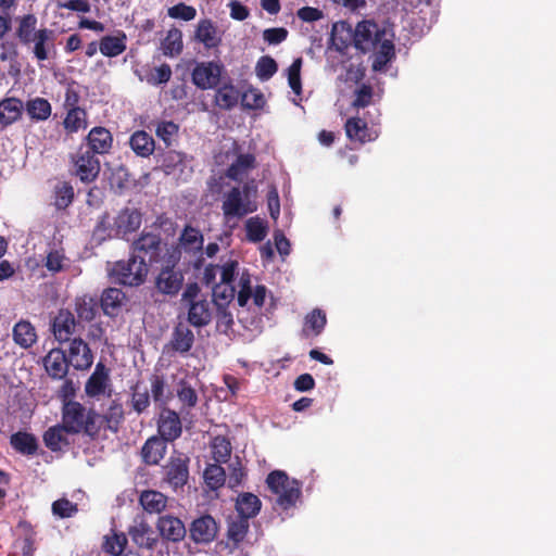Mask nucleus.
<instances>
[{
	"instance_id": "f257e3e1",
	"label": "nucleus",
	"mask_w": 556,
	"mask_h": 556,
	"mask_svg": "<svg viewBox=\"0 0 556 556\" xmlns=\"http://www.w3.org/2000/svg\"><path fill=\"white\" fill-rule=\"evenodd\" d=\"M257 190L254 186L233 187L223 195L222 210L225 223L233 228L238 220L257 210Z\"/></svg>"
},
{
	"instance_id": "f03ea898",
	"label": "nucleus",
	"mask_w": 556,
	"mask_h": 556,
	"mask_svg": "<svg viewBox=\"0 0 556 556\" xmlns=\"http://www.w3.org/2000/svg\"><path fill=\"white\" fill-rule=\"evenodd\" d=\"M181 302L188 307V320L191 325L203 327L210 324L213 316L212 303L201 294L197 283L187 286Z\"/></svg>"
},
{
	"instance_id": "7ed1b4c3",
	"label": "nucleus",
	"mask_w": 556,
	"mask_h": 556,
	"mask_svg": "<svg viewBox=\"0 0 556 556\" xmlns=\"http://www.w3.org/2000/svg\"><path fill=\"white\" fill-rule=\"evenodd\" d=\"M242 268L236 260H227L222 264V280L213 288V303H224L229 305L233 300L236 292L238 293V280L241 276Z\"/></svg>"
},
{
	"instance_id": "20e7f679",
	"label": "nucleus",
	"mask_w": 556,
	"mask_h": 556,
	"mask_svg": "<svg viewBox=\"0 0 556 556\" xmlns=\"http://www.w3.org/2000/svg\"><path fill=\"white\" fill-rule=\"evenodd\" d=\"M148 271L146 260L131 256L128 261L116 262L110 269V276L121 285L136 287L144 282Z\"/></svg>"
},
{
	"instance_id": "39448f33",
	"label": "nucleus",
	"mask_w": 556,
	"mask_h": 556,
	"mask_svg": "<svg viewBox=\"0 0 556 556\" xmlns=\"http://www.w3.org/2000/svg\"><path fill=\"white\" fill-rule=\"evenodd\" d=\"M266 482L271 492L277 495V504L283 508H289L300 497L299 483L295 480H290L281 470L270 472Z\"/></svg>"
},
{
	"instance_id": "423d86ee",
	"label": "nucleus",
	"mask_w": 556,
	"mask_h": 556,
	"mask_svg": "<svg viewBox=\"0 0 556 556\" xmlns=\"http://www.w3.org/2000/svg\"><path fill=\"white\" fill-rule=\"evenodd\" d=\"M93 424L90 412L78 402H67L62 410V425L67 429L71 434H76L81 431H89V426Z\"/></svg>"
},
{
	"instance_id": "0eeeda50",
	"label": "nucleus",
	"mask_w": 556,
	"mask_h": 556,
	"mask_svg": "<svg viewBox=\"0 0 556 556\" xmlns=\"http://www.w3.org/2000/svg\"><path fill=\"white\" fill-rule=\"evenodd\" d=\"M73 172L83 182L96 180L100 173L99 159L88 148L80 147L72 156Z\"/></svg>"
},
{
	"instance_id": "6e6552de",
	"label": "nucleus",
	"mask_w": 556,
	"mask_h": 556,
	"mask_svg": "<svg viewBox=\"0 0 556 556\" xmlns=\"http://www.w3.org/2000/svg\"><path fill=\"white\" fill-rule=\"evenodd\" d=\"M386 31L371 21H362L357 24L354 33L355 47L363 51L369 52L377 49L380 42L384 41Z\"/></svg>"
},
{
	"instance_id": "1a4fd4ad",
	"label": "nucleus",
	"mask_w": 556,
	"mask_h": 556,
	"mask_svg": "<svg viewBox=\"0 0 556 556\" xmlns=\"http://www.w3.org/2000/svg\"><path fill=\"white\" fill-rule=\"evenodd\" d=\"M224 66L214 61L198 63L192 71V83L202 90L217 87Z\"/></svg>"
},
{
	"instance_id": "9d476101",
	"label": "nucleus",
	"mask_w": 556,
	"mask_h": 556,
	"mask_svg": "<svg viewBox=\"0 0 556 556\" xmlns=\"http://www.w3.org/2000/svg\"><path fill=\"white\" fill-rule=\"evenodd\" d=\"M189 458L182 454L172 456L164 467L165 481L174 489L182 488L189 478Z\"/></svg>"
},
{
	"instance_id": "9b49d317",
	"label": "nucleus",
	"mask_w": 556,
	"mask_h": 556,
	"mask_svg": "<svg viewBox=\"0 0 556 556\" xmlns=\"http://www.w3.org/2000/svg\"><path fill=\"white\" fill-rule=\"evenodd\" d=\"M160 538L165 542L178 543L186 536V527L180 518L173 515L160 516L156 523Z\"/></svg>"
},
{
	"instance_id": "f8f14e48",
	"label": "nucleus",
	"mask_w": 556,
	"mask_h": 556,
	"mask_svg": "<svg viewBox=\"0 0 556 556\" xmlns=\"http://www.w3.org/2000/svg\"><path fill=\"white\" fill-rule=\"evenodd\" d=\"M238 303L240 306H245L250 299L253 300V303L261 307L264 304L266 296V288L264 286H257L255 290H252L251 287V276L242 268L241 276L238 280Z\"/></svg>"
},
{
	"instance_id": "ddd939ff",
	"label": "nucleus",
	"mask_w": 556,
	"mask_h": 556,
	"mask_svg": "<svg viewBox=\"0 0 556 556\" xmlns=\"http://www.w3.org/2000/svg\"><path fill=\"white\" fill-rule=\"evenodd\" d=\"M128 534L139 548L149 551H153L160 541L150 525L143 519L135 520L134 525L128 528Z\"/></svg>"
},
{
	"instance_id": "4468645a",
	"label": "nucleus",
	"mask_w": 556,
	"mask_h": 556,
	"mask_svg": "<svg viewBox=\"0 0 556 556\" xmlns=\"http://www.w3.org/2000/svg\"><path fill=\"white\" fill-rule=\"evenodd\" d=\"M66 357L68 363L79 370L88 369L93 363V355L88 344L80 338L71 341Z\"/></svg>"
},
{
	"instance_id": "2eb2a0df",
	"label": "nucleus",
	"mask_w": 556,
	"mask_h": 556,
	"mask_svg": "<svg viewBox=\"0 0 556 556\" xmlns=\"http://www.w3.org/2000/svg\"><path fill=\"white\" fill-rule=\"evenodd\" d=\"M217 523L212 516L205 515L193 520L190 527V538L195 543H210L217 534Z\"/></svg>"
},
{
	"instance_id": "dca6fc26",
	"label": "nucleus",
	"mask_w": 556,
	"mask_h": 556,
	"mask_svg": "<svg viewBox=\"0 0 556 556\" xmlns=\"http://www.w3.org/2000/svg\"><path fill=\"white\" fill-rule=\"evenodd\" d=\"M184 277L179 270L174 268V264L165 265L156 277V288L164 294H176L182 285Z\"/></svg>"
},
{
	"instance_id": "f3484780",
	"label": "nucleus",
	"mask_w": 556,
	"mask_h": 556,
	"mask_svg": "<svg viewBox=\"0 0 556 556\" xmlns=\"http://www.w3.org/2000/svg\"><path fill=\"white\" fill-rule=\"evenodd\" d=\"M128 299L126 294L117 288H108L102 292L100 303L104 315L109 317L118 316L126 306Z\"/></svg>"
},
{
	"instance_id": "a211bd4d",
	"label": "nucleus",
	"mask_w": 556,
	"mask_h": 556,
	"mask_svg": "<svg viewBox=\"0 0 556 556\" xmlns=\"http://www.w3.org/2000/svg\"><path fill=\"white\" fill-rule=\"evenodd\" d=\"M157 430L160 438L165 441H174L181 434V421L178 414L170 409H164L160 414Z\"/></svg>"
},
{
	"instance_id": "6ab92c4d",
	"label": "nucleus",
	"mask_w": 556,
	"mask_h": 556,
	"mask_svg": "<svg viewBox=\"0 0 556 556\" xmlns=\"http://www.w3.org/2000/svg\"><path fill=\"white\" fill-rule=\"evenodd\" d=\"M162 247L161 240L156 235L144 233L134 242V257L140 260V256L148 260L150 263L156 262Z\"/></svg>"
},
{
	"instance_id": "aec40b11",
	"label": "nucleus",
	"mask_w": 556,
	"mask_h": 556,
	"mask_svg": "<svg viewBox=\"0 0 556 556\" xmlns=\"http://www.w3.org/2000/svg\"><path fill=\"white\" fill-rule=\"evenodd\" d=\"M76 321L74 315L67 309H61L54 317L52 330L59 342H66L75 331Z\"/></svg>"
},
{
	"instance_id": "412c9836",
	"label": "nucleus",
	"mask_w": 556,
	"mask_h": 556,
	"mask_svg": "<svg viewBox=\"0 0 556 556\" xmlns=\"http://www.w3.org/2000/svg\"><path fill=\"white\" fill-rule=\"evenodd\" d=\"M45 368L49 376L54 379H62L68 369V359L62 350L53 349L45 357Z\"/></svg>"
},
{
	"instance_id": "4be33fe9",
	"label": "nucleus",
	"mask_w": 556,
	"mask_h": 556,
	"mask_svg": "<svg viewBox=\"0 0 556 556\" xmlns=\"http://www.w3.org/2000/svg\"><path fill=\"white\" fill-rule=\"evenodd\" d=\"M166 442L160 437L149 438L141 448L143 462L148 465H157L165 456Z\"/></svg>"
},
{
	"instance_id": "5701e85b",
	"label": "nucleus",
	"mask_w": 556,
	"mask_h": 556,
	"mask_svg": "<svg viewBox=\"0 0 556 556\" xmlns=\"http://www.w3.org/2000/svg\"><path fill=\"white\" fill-rule=\"evenodd\" d=\"M88 148L93 154L108 153L112 147L113 138L111 132L104 127H94L87 137Z\"/></svg>"
},
{
	"instance_id": "b1692460",
	"label": "nucleus",
	"mask_w": 556,
	"mask_h": 556,
	"mask_svg": "<svg viewBox=\"0 0 556 556\" xmlns=\"http://www.w3.org/2000/svg\"><path fill=\"white\" fill-rule=\"evenodd\" d=\"M23 102L16 98L0 101V130L15 123L22 115Z\"/></svg>"
},
{
	"instance_id": "393cba45",
	"label": "nucleus",
	"mask_w": 556,
	"mask_h": 556,
	"mask_svg": "<svg viewBox=\"0 0 556 556\" xmlns=\"http://www.w3.org/2000/svg\"><path fill=\"white\" fill-rule=\"evenodd\" d=\"M195 39L212 49L219 45L220 37L214 23L210 20H201L195 29Z\"/></svg>"
},
{
	"instance_id": "a878e982",
	"label": "nucleus",
	"mask_w": 556,
	"mask_h": 556,
	"mask_svg": "<svg viewBox=\"0 0 556 556\" xmlns=\"http://www.w3.org/2000/svg\"><path fill=\"white\" fill-rule=\"evenodd\" d=\"M33 53L38 61H45L49 58V52L53 48V31L41 28L36 31L33 38Z\"/></svg>"
},
{
	"instance_id": "bb28decb",
	"label": "nucleus",
	"mask_w": 556,
	"mask_h": 556,
	"mask_svg": "<svg viewBox=\"0 0 556 556\" xmlns=\"http://www.w3.org/2000/svg\"><path fill=\"white\" fill-rule=\"evenodd\" d=\"M240 97L237 87L231 83H225L216 90L215 103L222 110H231L238 104Z\"/></svg>"
},
{
	"instance_id": "cd10ccee",
	"label": "nucleus",
	"mask_w": 556,
	"mask_h": 556,
	"mask_svg": "<svg viewBox=\"0 0 556 556\" xmlns=\"http://www.w3.org/2000/svg\"><path fill=\"white\" fill-rule=\"evenodd\" d=\"M13 340L23 349L33 346L37 341L35 327L28 320H20L13 327Z\"/></svg>"
},
{
	"instance_id": "c85d7f7f",
	"label": "nucleus",
	"mask_w": 556,
	"mask_h": 556,
	"mask_svg": "<svg viewBox=\"0 0 556 556\" xmlns=\"http://www.w3.org/2000/svg\"><path fill=\"white\" fill-rule=\"evenodd\" d=\"M117 231H121V236H125L129 232L136 231L141 225V214L136 208L126 207L122 210L117 215Z\"/></svg>"
},
{
	"instance_id": "c756f323",
	"label": "nucleus",
	"mask_w": 556,
	"mask_h": 556,
	"mask_svg": "<svg viewBox=\"0 0 556 556\" xmlns=\"http://www.w3.org/2000/svg\"><path fill=\"white\" fill-rule=\"evenodd\" d=\"M116 227V216L111 217L109 214L102 215L94 227L93 239L101 243L106 239L121 237V231H117Z\"/></svg>"
},
{
	"instance_id": "7c9ffc66",
	"label": "nucleus",
	"mask_w": 556,
	"mask_h": 556,
	"mask_svg": "<svg viewBox=\"0 0 556 556\" xmlns=\"http://www.w3.org/2000/svg\"><path fill=\"white\" fill-rule=\"evenodd\" d=\"M139 502L149 514H161L167 506V497L154 490H147L140 494Z\"/></svg>"
},
{
	"instance_id": "2f4dec72",
	"label": "nucleus",
	"mask_w": 556,
	"mask_h": 556,
	"mask_svg": "<svg viewBox=\"0 0 556 556\" xmlns=\"http://www.w3.org/2000/svg\"><path fill=\"white\" fill-rule=\"evenodd\" d=\"M126 39L123 31H118L115 36H105L99 43V50L105 56H117L126 50Z\"/></svg>"
},
{
	"instance_id": "473e14b6",
	"label": "nucleus",
	"mask_w": 556,
	"mask_h": 556,
	"mask_svg": "<svg viewBox=\"0 0 556 556\" xmlns=\"http://www.w3.org/2000/svg\"><path fill=\"white\" fill-rule=\"evenodd\" d=\"M67 429L63 425L50 427L43 434V442L51 451H60L63 446L68 444Z\"/></svg>"
},
{
	"instance_id": "72a5a7b5",
	"label": "nucleus",
	"mask_w": 556,
	"mask_h": 556,
	"mask_svg": "<svg viewBox=\"0 0 556 556\" xmlns=\"http://www.w3.org/2000/svg\"><path fill=\"white\" fill-rule=\"evenodd\" d=\"M129 143L134 152L142 157L151 155L155 148L153 138L143 130L134 132Z\"/></svg>"
},
{
	"instance_id": "f704fd0d",
	"label": "nucleus",
	"mask_w": 556,
	"mask_h": 556,
	"mask_svg": "<svg viewBox=\"0 0 556 556\" xmlns=\"http://www.w3.org/2000/svg\"><path fill=\"white\" fill-rule=\"evenodd\" d=\"M240 517L249 519L254 517L261 509L260 498L252 493H243L238 496L236 503Z\"/></svg>"
},
{
	"instance_id": "c9c22d12",
	"label": "nucleus",
	"mask_w": 556,
	"mask_h": 556,
	"mask_svg": "<svg viewBox=\"0 0 556 556\" xmlns=\"http://www.w3.org/2000/svg\"><path fill=\"white\" fill-rule=\"evenodd\" d=\"M345 131L351 140L366 142L375 139L369 134L366 122L358 117H352L346 121Z\"/></svg>"
},
{
	"instance_id": "e433bc0d",
	"label": "nucleus",
	"mask_w": 556,
	"mask_h": 556,
	"mask_svg": "<svg viewBox=\"0 0 556 556\" xmlns=\"http://www.w3.org/2000/svg\"><path fill=\"white\" fill-rule=\"evenodd\" d=\"M194 341L193 332L188 326L179 324L173 333L172 346L175 351L180 353L188 352Z\"/></svg>"
},
{
	"instance_id": "4c0bfd02",
	"label": "nucleus",
	"mask_w": 556,
	"mask_h": 556,
	"mask_svg": "<svg viewBox=\"0 0 556 556\" xmlns=\"http://www.w3.org/2000/svg\"><path fill=\"white\" fill-rule=\"evenodd\" d=\"M74 305L75 313L81 321H91L97 315V301L90 295L76 298Z\"/></svg>"
},
{
	"instance_id": "58836bf2",
	"label": "nucleus",
	"mask_w": 556,
	"mask_h": 556,
	"mask_svg": "<svg viewBox=\"0 0 556 556\" xmlns=\"http://www.w3.org/2000/svg\"><path fill=\"white\" fill-rule=\"evenodd\" d=\"M371 51L375 52L372 61L375 71H382L394 56V46L390 39H384L377 46V49H371Z\"/></svg>"
},
{
	"instance_id": "ea45409f",
	"label": "nucleus",
	"mask_w": 556,
	"mask_h": 556,
	"mask_svg": "<svg viewBox=\"0 0 556 556\" xmlns=\"http://www.w3.org/2000/svg\"><path fill=\"white\" fill-rule=\"evenodd\" d=\"M182 34L179 29H169L161 43V50L166 56H176L182 50Z\"/></svg>"
},
{
	"instance_id": "a19ab883",
	"label": "nucleus",
	"mask_w": 556,
	"mask_h": 556,
	"mask_svg": "<svg viewBox=\"0 0 556 556\" xmlns=\"http://www.w3.org/2000/svg\"><path fill=\"white\" fill-rule=\"evenodd\" d=\"M25 110L29 117L35 121H46L51 115V104L43 98H35L27 101Z\"/></svg>"
},
{
	"instance_id": "79ce46f5",
	"label": "nucleus",
	"mask_w": 556,
	"mask_h": 556,
	"mask_svg": "<svg viewBox=\"0 0 556 556\" xmlns=\"http://www.w3.org/2000/svg\"><path fill=\"white\" fill-rule=\"evenodd\" d=\"M244 228L247 238L251 242H261L268 233L267 223L258 216L247 219Z\"/></svg>"
},
{
	"instance_id": "37998d69",
	"label": "nucleus",
	"mask_w": 556,
	"mask_h": 556,
	"mask_svg": "<svg viewBox=\"0 0 556 556\" xmlns=\"http://www.w3.org/2000/svg\"><path fill=\"white\" fill-rule=\"evenodd\" d=\"M11 445L22 454H34L37 450V440L36 438L27 432H16L11 435L10 440Z\"/></svg>"
},
{
	"instance_id": "c03bdc74",
	"label": "nucleus",
	"mask_w": 556,
	"mask_h": 556,
	"mask_svg": "<svg viewBox=\"0 0 556 556\" xmlns=\"http://www.w3.org/2000/svg\"><path fill=\"white\" fill-rule=\"evenodd\" d=\"M37 17L34 14H27L20 20L16 35L22 43L29 46L36 36Z\"/></svg>"
},
{
	"instance_id": "a18cd8bd",
	"label": "nucleus",
	"mask_w": 556,
	"mask_h": 556,
	"mask_svg": "<svg viewBox=\"0 0 556 556\" xmlns=\"http://www.w3.org/2000/svg\"><path fill=\"white\" fill-rule=\"evenodd\" d=\"M179 241L181 249L189 253L200 251L203 247V236L201 232L189 226L185 228Z\"/></svg>"
},
{
	"instance_id": "49530a36",
	"label": "nucleus",
	"mask_w": 556,
	"mask_h": 556,
	"mask_svg": "<svg viewBox=\"0 0 556 556\" xmlns=\"http://www.w3.org/2000/svg\"><path fill=\"white\" fill-rule=\"evenodd\" d=\"M127 536L123 532H112L104 536L103 549L113 556H119L127 545Z\"/></svg>"
},
{
	"instance_id": "de8ad7c7",
	"label": "nucleus",
	"mask_w": 556,
	"mask_h": 556,
	"mask_svg": "<svg viewBox=\"0 0 556 556\" xmlns=\"http://www.w3.org/2000/svg\"><path fill=\"white\" fill-rule=\"evenodd\" d=\"M254 156L251 154H241L237 157L227 170V177L233 180H242L244 174L253 167Z\"/></svg>"
},
{
	"instance_id": "09e8293b",
	"label": "nucleus",
	"mask_w": 556,
	"mask_h": 556,
	"mask_svg": "<svg viewBox=\"0 0 556 556\" xmlns=\"http://www.w3.org/2000/svg\"><path fill=\"white\" fill-rule=\"evenodd\" d=\"M99 368L100 365L97 366L85 387L86 393L90 396L104 394L108 387V376L103 371H100Z\"/></svg>"
},
{
	"instance_id": "8fccbe9b",
	"label": "nucleus",
	"mask_w": 556,
	"mask_h": 556,
	"mask_svg": "<svg viewBox=\"0 0 556 556\" xmlns=\"http://www.w3.org/2000/svg\"><path fill=\"white\" fill-rule=\"evenodd\" d=\"M203 478L211 490H217L224 485L226 481V473L222 466L211 464L205 468Z\"/></svg>"
},
{
	"instance_id": "3c124183",
	"label": "nucleus",
	"mask_w": 556,
	"mask_h": 556,
	"mask_svg": "<svg viewBox=\"0 0 556 556\" xmlns=\"http://www.w3.org/2000/svg\"><path fill=\"white\" fill-rule=\"evenodd\" d=\"M326 325V315L320 309H314L305 317L303 333L309 336L313 332L315 336L319 334Z\"/></svg>"
},
{
	"instance_id": "603ef678",
	"label": "nucleus",
	"mask_w": 556,
	"mask_h": 556,
	"mask_svg": "<svg viewBox=\"0 0 556 556\" xmlns=\"http://www.w3.org/2000/svg\"><path fill=\"white\" fill-rule=\"evenodd\" d=\"M45 266L50 273L56 274L70 267V260L64 255L62 251L52 250L46 257Z\"/></svg>"
},
{
	"instance_id": "864d4df0",
	"label": "nucleus",
	"mask_w": 556,
	"mask_h": 556,
	"mask_svg": "<svg viewBox=\"0 0 556 556\" xmlns=\"http://www.w3.org/2000/svg\"><path fill=\"white\" fill-rule=\"evenodd\" d=\"M63 124L70 132H76L79 129L86 128V112L83 109L68 110Z\"/></svg>"
},
{
	"instance_id": "5fc2aeb1",
	"label": "nucleus",
	"mask_w": 556,
	"mask_h": 556,
	"mask_svg": "<svg viewBox=\"0 0 556 556\" xmlns=\"http://www.w3.org/2000/svg\"><path fill=\"white\" fill-rule=\"evenodd\" d=\"M278 65L271 56H262L255 66V73L262 81L270 79L277 72Z\"/></svg>"
},
{
	"instance_id": "6e6d98bb",
	"label": "nucleus",
	"mask_w": 556,
	"mask_h": 556,
	"mask_svg": "<svg viewBox=\"0 0 556 556\" xmlns=\"http://www.w3.org/2000/svg\"><path fill=\"white\" fill-rule=\"evenodd\" d=\"M212 453L217 463H226L231 454L230 442L223 437H216L212 442Z\"/></svg>"
},
{
	"instance_id": "4d7b16f0",
	"label": "nucleus",
	"mask_w": 556,
	"mask_h": 556,
	"mask_svg": "<svg viewBox=\"0 0 556 556\" xmlns=\"http://www.w3.org/2000/svg\"><path fill=\"white\" fill-rule=\"evenodd\" d=\"M249 529V522L245 518H239L229 522L228 526V539L232 541L235 544H238L243 541L247 535Z\"/></svg>"
},
{
	"instance_id": "13d9d810",
	"label": "nucleus",
	"mask_w": 556,
	"mask_h": 556,
	"mask_svg": "<svg viewBox=\"0 0 556 556\" xmlns=\"http://www.w3.org/2000/svg\"><path fill=\"white\" fill-rule=\"evenodd\" d=\"M74 198V189L67 182H59L55 186V205L59 208L67 207Z\"/></svg>"
},
{
	"instance_id": "bf43d9fd",
	"label": "nucleus",
	"mask_w": 556,
	"mask_h": 556,
	"mask_svg": "<svg viewBox=\"0 0 556 556\" xmlns=\"http://www.w3.org/2000/svg\"><path fill=\"white\" fill-rule=\"evenodd\" d=\"M301 67H302V59H295L292 64L288 68V83L290 88L295 94H301L302 85H301Z\"/></svg>"
},
{
	"instance_id": "052dcab7",
	"label": "nucleus",
	"mask_w": 556,
	"mask_h": 556,
	"mask_svg": "<svg viewBox=\"0 0 556 556\" xmlns=\"http://www.w3.org/2000/svg\"><path fill=\"white\" fill-rule=\"evenodd\" d=\"M151 393L153 400L160 404H166L170 393L166 391V384L163 377L153 376L151 379Z\"/></svg>"
},
{
	"instance_id": "680f3d73",
	"label": "nucleus",
	"mask_w": 556,
	"mask_h": 556,
	"mask_svg": "<svg viewBox=\"0 0 556 556\" xmlns=\"http://www.w3.org/2000/svg\"><path fill=\"white\" fill-rule=\"evenodd\" d=\"M106 427L112 431H117L119 424L124 419V410L121 404L113 403L104 415Z\"/></svg>"
},
{
	"instance_id": "e2e57ef3",
	"label": "nucleus",
	"mask_w": 556,
	"mask_h": 556,
	"mask_svg": "<svg viewBox=\"0 0 556 556\" xmlns=\"http://www.w3.org/2000/svg\"><path fill=\"white\" fill-rule=\"evenodd\" d=\"M178 131V125H176L174 122L164 121L160 122L156 125V136L162 139L167 146L170 144L172 139L174 136H176Z\"/></svg>"
},
{
	"instance_id": "0e129e2a",
	"label": "nucleus",
	"mask_w": 556,
	"mask_h": 556,
	"mask_svg": "<svg viewBox=\"0 0 556 556\" xmlns=\"http://www.w3.org/2000/svg\"><path fill=\"white\" fill-rule=\"evenodd\" d=\"M172 77V68L168 64L155 67L148 76V83L154 86L167 83Z\"/></svg>"
},
{
	"instance_id": "69168bd1",
	"label": "nucleus",
	"mask_w": 556,
	"mask_h": 556,
	"mask_svg": "<svg viewBox=\"0 0 556 556\" xmlns=\"http://www.w3.org/2000/svg\"><path fill=\"white\" fill-rule=\"evenodd\" d=\"M168 16L172 18H180L184 21H191L195 17L197 11L193 7L187 5L185 3L176 4L168 9Z\"/></svg>"
},
{
	"instance_id": "338daca9",
	"label": "nucleus",
	"mask_w": 556,
	"mask_h": 556,
	"mask_svg": "<svg viewBox=\"0 0 556 556\" xmlns=\"http://www.w3.org/2000/svg\"><path fill=\"white\" fill-rule=\"evenodd\" d=\"M52 511L60 518H68L76 514L77 506L66 498H61L52 504Z\"/></svg>"
},
{
	"instance_id": "774afa93",
	"label": "nucleus",
	"mask_w": 556,
	"mask_h": 556,
	"mask_svg": "<svg viewBox=\"0 0 556 556\" xmlns=\"http://www.w3.org/2000/svg\"><path fill=\"white\" fill-rule=\"evenodd\" d=\"M242 105L248 109H260L264 105L263 94L256 89H251L241 96Z\"/></svg>"
}]
</instances>
